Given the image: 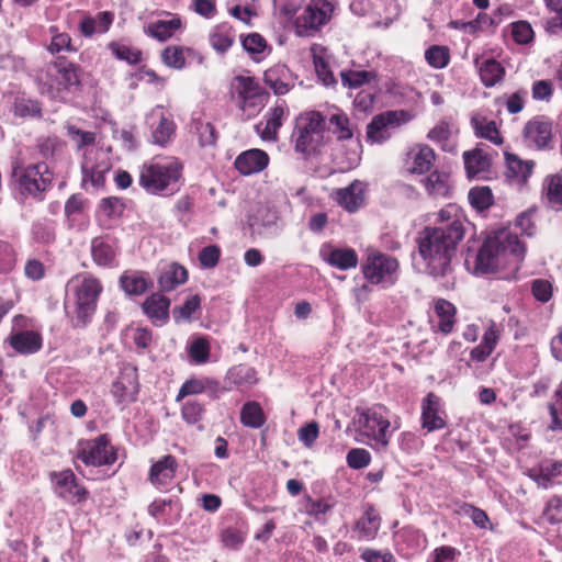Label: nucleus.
Masks as SVG:
<instances>
[{
	"mask_svg": "<svg viewBox=\"0 0 562 562\" xmlns=\"http://www.w3.org/2000/svg\"><path fill=\"white\" fill-rule=\"evenodd\" d=\"M436 221L438 226H426L415 238L419 257L415 266L420 273L440 279L452 272L451 260L457 246L472 224L463 211L452 203L437 213Z\"/></svg>",
	"mask_w": 562,
	"mask_h": 562,
	"instance_id": "nucleus-1",
	"label": "nucleus"
},
{
	"mask_svg": "<svg viewBox=\"0 0 562 562\" xmlns=\"http://www.w3.org/2000/svg\"><path fill=\"white\" fill-rule=\"evenodd\" d=\"M527 212H521L507 232L487 238L475 257L474 272L486 274L495 272L501 267L518 270L525 258L524 222Z\"/></svg>",
	"mask_w": 562,
	"mask_h": 562,
	"instance_id": "nucleus-2",
	"label": "nucleus"
},
{
	"mask_svg": "<svg viewBox=\"0 0 562 562\" xmlns=\"http://www.w3.org/2000/svg\"><path fill=\"white\" fill-rule=\"evenodd\" d=\"M183 166L178 159L145 164L139 170V186L149 194L172 195L182 186Z\"/></svg>",
	"mask_w": 562,
	"mask_h": 562,
	"instance_id": "nucleus-3",
	"label": "nucleus"
},
{
	"mask_svg": "<svg viewBox=\"0 0 562 562\" xmlns=\"http://www.w3.org/2000/svg\"><path fill=\"white\" fill-rule=\"evenodd\" d=\"M101 292L100 281L89 276L74 285L72 300L69 297L65 307L75 327H85L90 323Z\"/></svg>",
	"mask_w": 562,
	"mask_h": 562,
	"instance_id": "nucleus-4",
	"label": "nucleus"
},
{
	"mask_svg": "<svg viewBox=\"0 0 562 562\" xmlns=\"http://www.w3.org/2000/svg\"><path fill=\"white\" fill-rule=\"evenodd\" d=\"M79 71L80 68L74 63L57 58L47 66L45 77H38L42 83L41 92L50 99L60 98L61 91L79 87Z\"/></svg>",
	"mask_w": 562,
	"mask_h": 562,
	"instance_id": "nucleus-5",
	"label": "nucleus"
},
{
	"mask_svg": "<svg viewBox=\"0 0 562 562\" xmlns=\"http://www.w3.org/2000/svg\"><path fill=\"white\" fill-rule=\"evenodd\" d=\"M326 119L318 111L301 114L295 126V150L304 155L316 153L324 145Z\"/></svg>",
	"mask_w": 562,
	"mask_h": 562,
	"instance_id": "nucleus-6",
	"label": "nucleus"
},
{
	"mask_svg": "<svg viewBox=\"0 0 562 562\" xmlns=\"http://www.w3.org/2000/svg\"><path fill=\"white\" fill-rule=\"evenodd\" d=\"M400 263L391 255L381 251H371L362 263L361 271L364 279L373 285H393L398 278Z\"/></svg>",
	"mask_w": 562,
	"mask_h": 562,
	"instance_id": "nucleus-7",
	"label": "nucleus"
},
{
	"mask_svg": "<svg viewBox=\"0 0 562 562\" xmlns=\"http://www.w3.org/2000/svg\"><path fill=\"white\" fill-rule=\"evenodd\" d=\"M333 5L326 0H312L294 20L295 34L301 37L314 36L331 15Z\"/></svg>",
	"mask_w": 562,
	"mask_h": 562,
	"instance_id": "nucleus-8",
	"label": "nucleus"
},
{
	"mask_svg": "<svg viewBox=\"0 0 562 562\" xmlns=\"http://www.w3.org/2000/svg\"><path fill=\"white\" fill-rule=\"evenodd\" d=\"M76 458L86 465L102 467L113 464L117 457L108 435H100L90 440H81L76 449Z\"/></svg>",
	"mask_w": 562,
	"mask_h": 562,
	"instance_id": "nucleus-9",
	"label": "nucleus"
},
{
	"mask_svg": "<svg viewBox=\"0 0 562 562\" xmlns=\"http://www.w3.org/2000/svg\"><path fill=\"white\" fill-rule=\"evenodd\" d=\"M19 177V184L22 193L34 199L43 200V193L52 187L53 175L44 162L29 165L20 172L14 170Z\"/></svg>",
	"mask_w": 562,
	"mask_h": 562,
	"instance_id": "nucleus-10",
	"label": "nucleus"
},
{
	"mask_svg": "<svg viewBox=\"0 0 562 562\" xmlns=\"http://www.w3.org/2000/svg\"><path fill=\"white\" fill-rule=\"evenodd\" d=\"M358 430L361 436L370 440H374L382 447H386L390 442L389 427L390 422L386 419L381 407H371L358 414L356 420Z\"/></svg>",
	"mask_w": 562,
	"mask_h": 562,
	"instance_id": "nucleus-11",
	"label": "nucleus"
},
{
	"mask_svg": "<svg viewBox=\"0 0 562 562\" xmlns=\"http://www.w3.org/2000/svg\"><path fill=\"white\" fill-rule=\"evenodd\" d=\"M403 111H387L375 115L367 126V140L372 144H381L391 137L390 130L401 124Z\"/></svg>",
	"mask_w": 562,
	"mask_h": 562,
	"instance_id": "nucleus-12",
	"label": "nucleus"
},
{
	"mask_svg": "<svg viewBox=\"0 0 562 562\" xmlns=\"http://www.w3.org/2000/svg\"><path fill=\"white\" fill-rule=\"evenodd\" d=\"M321 258L331 267L339 270H349L358 266L359 259L355 249L335 247L324 244L319 250Z\"/></svg>",
	"mask_w": 562,
	"mask_h": 562,
	"instance_id": "nucleus-13",
	"label": "nucleus"
},
{
	"mask_svg": "<svg viewBox=\"0 0 562 562\" xmlns=\"http://www.w3.org/2000/svg\"><path fill=\"white\" fill-rule=\"evenodd\" d=\"M146 123L151 130L154 144L166 145L175 133L173 122L166 117L161 108L153 109L146 116Z\"/></svg>",
	"mask_w": 562,
	"mask_h": 562,
	"instance_id": "nucleus-14",
	"label": "nucleus"
},
{
	"mask_svg": "<svg viewBox=\"0 0 562 562\" xmlns=\"http://www.w3.org/2000/svg\"><path fill=\"white\" fill-rule=\"evenodd\" d=\"M289 115L285 101H278L265 115L266 122H260L256 127L265 140H276L278 131Z\"/></svg>",
	"mask_w": 562,
	"mask_h": 562,
	"instance_id": "nucleus-15",
	"label": "nucleus"
},
{
	"mask_svg": "<svg viewBox=\"0 0 562 562\" xmlns=\"http://www.w3.org/2000/svg\"><path fill=\"white\" fill-rule=\"evenodd\" d=\"M110 169L111 164L103 154H101L100 158H97L95 162H92L90 159H86L81 165L82 186L86 189H88V186L92 189L103 188L105 183V175Z\"/></svg>",
	"mask_w": 562,
	"mask_h": 562,
	"instance_id": "nucleus-16",
	"label": "nucleus"
},
{
	"mask_svg": "<svg viewBox=\"0 0 562 562\" xmlns=\"http://www.w3.org/2000/svg\"><path fill=\"white\" fill-rule=\"evenodd\" d=\"M138 393L136 368H125L121 376L112 385V394L119 404L135 401Z\"/></svg>",
	"mask_w": 562,
	"mask_h": 562,
	"instance_id": "nucleus-17",
	"label": "nucleus"
},
{
	"mask_svg": "<svg viewBox=\"0 0 562 562\" xmlns=\"http://www.w3.org/2000/svg\"><path fill=\"white\" fill-rule=\"evenodd\" d=\"M269 164V156L261 149H249L237 156L235 168L245 176L262 171Z\"/></svg>",
	"mask_w": 562,
	"mask_h": 562,
	"instance_id": "nucleus-18",
	"label": "nucleus"
},
{
	"mask_svg": "<svg viewBox=\"0 0 562 562\" xmlns=\"http://www.w3.org/2000/svg\"><path fill=\"white\" fill-rule=\"evenodd\" d=\"M114 21V14L109 11H101L97 15L92 16L83 14L78 29L83 37H92L97 34L106 33Z\"/></svg>",
	"mask_w": 562,
	"mask_h": 562,
	"instance_id": "nucleus-19",
	"label": "nucleus"
},
{
	"mask_svg": "<svg viewBox=\"0 0 562 562\" xmlns=\"http://www.w3.org/2000/svg\"><path fill=\"white\" fill-rule=\"evenodd\" d=\"M177 468L176 458L171 454L165 456L151 465L149 481L158 488H164L172 482Z\"/></svg>",
	"mask_w": 562,
	"mask_h": 562,
	"instance_id": "nucleus-20",
	"label": "nucleus"
},
{
	"mask_svg": "<svg viewBox=\"0 0 562 562\" xmlns=\"http://www.w3.org/2000/svg\"><path fill=\"white\" fill-rule=\"evenodd\" d=\"M422 420L423 427L428 431L442 429L446 422L440 415V398L429 393L422 403Z\"/></svg>",
	"mask_w": 562,
	"mask_h": 562,
	"instance_id": "nucleus-21",
	"label": "nucleus"
},
{
	"mask_svg": "<svg viewBox=\"0 0 562 562\" xmlns=\"http://www.w3.org/2000/svg\"><path fill=\"white\" fill-rule=\"evenodd\" d=\"M167 15L170 16L169 20H157L145 26V34L158 40L159 42H166L171 38L179 30H181L182 20L177 14L168 13Z\"/></svg>",
	"mask_w": 562,
	"mask_h": 562,
	"instance_id": "nucleus-22",
	"label": "nucleus"
},
{
	"mask_svg": "<svg viewBox=\"0 0 562 562\" xmlns=\"http://www.w3.org/2000/svg\"><path fill=\"white\" fill-rule=\"evenodd\" d=\"M263 81L277 95L288 93L293 87L290 70L284 65H276L266 70Z\"/></svg>",
	"mask_w": 562,
	"mask_h": 562,
	"instance_id": "nucleus-23",
	"label": "nucleus"
},
{
	"mask_svg": "<svg viewBox=\"0 0 562 562\" xmlns=\"http://www.w3.org/2000/svg\"><path fill=\"white\" fill-rule=\"evenodd\" d=\"M464 167L470 178L486 172L492 165V154L483 147H475L463 153Z\"/></svg>",
	"mask_w": 562,
	"mask_h": 562,
	"instance_id": "nucleus-24",
	"label": "nucleus"
},
{
	"mask_svg": "<svg viewBox=\"0 0 562 562\" xmlns=\"http://www.w3.org/2000/svg\"><path fill=\"white\" fill-rule=\"evenodd\" d=\"M381 517L373 506H368L363 515L357 520L355 531L359 540H373L380 529Z\"/></svg>",
	"mask_w": 562,
	"mask_h": 562,
	"instance_id": "nucleus-25",
	"label": "nucleus"
},
{
	"mask_svg": "<svg viewBox=\"0 0 562 562\" xmlns=\"http://www.w3.org/2000/svg\"><path fill=\"white\" fill-rule=\"evenodd\" d=\"M53 481L60 488L59 495L66 498L74 497L78 501L82 499L87 491L77 483L76 476L71 470L54 472Z\"/></svg>",
	"mask_w": 562,
	"mask_h": 562,
	"instance_id": "nucleus-26",
	"label": "nucleus"
},
{
	"mask_svg": "<svg viewBox=\"0 0 562 562\" xmlns=\"http://www.w3.org/2000/svg\"><path fill=\"white\" fill-rule=\"evenodd\" d=\"M336 200L348 212L357 211L364 201L363 186L359 181H353L346 188L339 189L336 193Z\"/></svg>",
	"mask_w": 562,
	"mask_h": 562,
	"instance_id": "nucleus-27",
	"label": "nucleus"
},
{
	"mask_svg": "<svg viewBox=\"0 0 562 562\" xmlns=\"http://www.w3.org/2000/svg\"><path fill=\"white\" fill-rule=\"evenodd\" d=\"M170 301L162 294L155 293L143 303L144 313L154 324H164L169 317Z\"/></svg>",
	"mask_w": 562,
	"mask_h": 562,
	"instance_id": "nucleus-28",
	"label": "nucleus"
},
{
	"mask_svg": "<svg viewBox=\"0 0 562 562\" xmlns=\"http://www.w3.org/2000/svg\"><path fill=\"white\" fill-rule=\"evenodd\" d=\"M187 280V269L179 263L172 262L162 269L158 278V284L161 291L169 292L178 285L186 283Z\"/></svg>",
	"mask_w": 562,
	"mask_h": 562,
	"instance_id": "nucleus-29",
	"label": "nucleus"
},
{
	"mask_svg": "<svg viewBox=\"0 0 562 562\" xmlns=\"http://www.w3.org/2000/svg\"><path fill=\"white\" fill-rule=\"evenodd\" d=\"M11 347L19 353L31 355L42 347L41 336L32 330L16 333L9 338Z\"/></svg>",
	"mask_w": 562,
	"mask_h": 562,
	"instance_id": "nucleus-30",
	"label": "nucleus"
},
{
	"mask_svg": "<svg viewBox=\"0 0 562 562\" xmlns=\"http://www.w3.org/2000/svg\"><path fill=\"white\" fill-rule=\"evenodd\" d=\"M91 256L100 267L113 268L117 266L116 249L112 244L101 238H94L91 243Z\"/></svg>",
	"mask_w": 562,
	"mask_h": 562,
	"instance_id": "nucleus-31",
	"label": "nucleus"
},
{
	"mask_svg": "<svg viewBox=\"0 0 562 562\" xmlns=\"http://www.w3.org/2000/svg\"><path fill=\"white\" fill-rule=\"evenodd\" d=\"M498 331L495 328V326L488 327L487 330L484 333L480 345L471 350L470 361L467 363V366L471 367V361H485L494 351L498 342Z\"/></svg>",
	"mask_w": 562,
	"mask_h": 562,
	"instance_id": "nucleus-32",
	"label": "nucleus"
},
{
	"mask_svg": "<svg viewBox=\"0 0 562 562\" xmlns=\"http://www.w3.org/2000/svg\"><path fill=\"white\" fill-rule=\"evenodd\" d=\"M542 193L551 209L562 211V172L546 177Z\"/></svg>",
	"mask_w": 562,
	"mask_h": 562,
	"instance_id": "nucleus-33",
	"label": "nucleus"
},
{
	"mask_svg": "<svg viewBox=\"0 0 562 562\" xmlns=\"http://www.w3.org/2000/svg\"><path fill=\"white\" fill-rule=\"evenodd\" d=\"M423 183L428 194L435 198H447L451 190L450 175L445 171H432Z\"/></svg>",
	"mask_w": 562,
	"mask_h": 562,
	"instance_id": "nucleus-34",
	"label": "nucleus"
},
{
	"mask_svg": "<svg viewBox=\"0 0 562 562\" xmlns=\"http://www.w3.org/2000/svg\"><path fill=\"white\" fill-rule=\"evenodd\" d=\"M438 318L437 330L448 335L452 331L456 323V307L452 303L445 299H439L434 306Z\"/></svg>",
	"mask_w": 562,
	"mask_h": 562,
	"instance_id": "nucleus-35",
	"label": "nucleus"
},
{
	"mask_svg": "<svg viewBox=\"0 0 562 562\" xmlns=\"http://www.w3.org/2000/svg\"><path fill=\"white\" fill-rule=\"evenodd\" d=\"M480 78L482 83L490 88L501 82L505 75V68L502 64L493 58L483 60L482 63L476 61Z\"/></svg>",
	"mask_w": 562,
	"mask_h": 562,
	"instance_id": "nucleus-36",
	"label": "nucleus"
},
{
	"mask_svg": "<svg viewBox=\"0 0 562 562\" xmlns=\"http://www.w3.org/2000/svg\"><path fill=\"white\" fill-rule=\"evenodd\" d=\"M529 137H532L536 146L546 148L552 138V123L544 116H538L529 123Z\"/></svg>",
	"mask_w": 562,
	"mask_h": 562,
	"instance_id": "nucleus-37",
	"label": "nucleus"
},
{
	"mask_svg": "<svg viewBox=\"0 0 562 562\" xmlns=\"http://www.w3.org/2000/svg\"><path fill=\"white\" fill-rule=\"evenodd\" d=\"M226 382L237 387L252 386L258 382L257 372L252 367L238 364L228 370Z\"/></svg>",
	"mask_w": 562,
	"mask_h": 562,
	"instance_id": "nucleus-38",
	"label": "nucleus"
},
{
	"mask_svg": "<svg viewBox=\"0 0 562 562\" xmlns=\"http://www.w3.org/2000/svg\"><path fill=\"white\" fill-rule=\"evenodd\" d=\"M562 474V463L559 461H546L540 468L539 472L536 474H531L529 472V477L533 479L538 486L542 488H549L554 485L558 481L557 479Z\"/></svg>",
	"mask_w": 562,
	"mask_h": 562,
	"instance_id": "nucleus-39",
	"label": "nucleus"
},
{
	"mask_svg": "<svg viewBox=\"0 0 562 562\" xmlns=\"http://www.w3.org/2000/svg\"><path fill=\"white\" fill-rule=\"evenodd\" d=\"M120 283L125 293L130 295H139L148 289L151 281L144 272L131 271L125 272L120 278Z\"/></svg>",
	"mask_w": 562,
	"mask_h": 562,
	"instance_id": "nucleus-40",
	"label": "nucleus"
},
{
	"mask_svg": "<svg viewBox=\"0 0 562 562\" xmlns=\"http://www.w3.org/2000/svg\"><path fill=\"white\" fill-rule=\"evenodd\" d=\"M217 391L218 382L209 378L187 380L180 387L176 401L179 402L189 395H196L206 391Z\"/></svg>",
	"mask_w": 562,
	"mask_h": 562,
	"instance_id": "nucleus-41",
	"label": "nucleus"
},
{
	"mask_svg": "<svg viewBox=\"0 0 562 562\" xmlns=\"http://www.w3.org/2000/svg\"><path fill=\"white\" fill-rule=\"evenodd\" d=\"M471 123L477 137L485 138L495 145L503 144V137L494 121L486 117H472Z\"/></svg>",
	"mask_w": 562,
	"mask_h": 562,
	"instance_id": "nucleus-42",
	"label": "nucleus"
},
{
	"mask_svg": "<svg viewBox=\"0 0 562 562\" xmlns=\"http://www.w3.org/2000/svg\"><path fill=\"white\" fill-rule=\"evenodd\" d=\"M329 130L337 136L339 140L350 139L353 136L350 127V121L346 113L340 110H336L330 113L327 117Z\"/></svg>",
	"mask_w": 562,
	"mask_h": 562,
	"instance_id": "nucleus-43",
	"label": "nucleus"
},
{
	"mask_svg": "<svg viewBox=\"0 0 562 562\" xmlns=\"http://www.w3.org/2000/svg\"><path fill=\"white\" fill-rule=\"evenodd\" d=\"M42 108L36 100L25 95H16L12 103V112L15 116L27 119L41 115Z\"/></svg>",
	"mask_w": 562,
	"mask_h": 562,
	"instance_id": "nucleus-44",
	"label": "nucleus"
},
{
	"mask_svg": "<svg viewBox=\"0 0 562 562\" xmlns=\"http://www.w3.org/2000/svg\"><path fill=\"white\" fill-rule=\"evenodd\" d=\"M240 422L247 427L260 428L266 422L261 406L257 402L244 404L240 411Z\"/></svg>",
	"mask_w": 562,
	"mask_h": 562,
	"instance_id": "nucleus-45",
	"label": "nucleus"
},
{
	"mask_svg": "<svg viewBox=\"0 0 562 562\" xmlns=\"http://www.w3.org/2000/svg\"><path fill=\"white\" fill-rule=\"evenodd\" d=\"M468 198L472 207L480 212L490 209L494 203L493 192L486 186L472 188Z\"/></svg>",
	"mask_w": 562,
	"mask_h": 562,
	"instance_id": "nucleus-46",
	"label": "nucleus"
},
{
	"mask_svg": "<svg viewBox=\"0 0 562 562\" xmlns=\"http://www.w3.org/2000/svg\"><path fill=\"white\" fill-rule=\"evenodd\" d=\"M232 88L237 95V102L243 99H251V97L260 92L254 78L245 76L235 77Z\"/></svg>",
	"mask_w": 562,
	"mask_h": 562,
	"instance_id": "nucleus-47",
	"label": "nucleus"
},
{
	"mask_svg": "<svg viewBox=\"0 0 562 562\" xmlns=\"http://www.w3.org/2000/svg\"><path fill=\"white\" fill-rule=\"evenodd\" d=\"M435 151L428 145H423L418 148V151L414 154L412 171L417 173H424L430 169L435 160Z\"/></svg>",
	"mask_w": 562,
	"mask_h": 562,
	"instance_id": "nucleus-48",
	"label": "nucleus"
},
{
	"mask_svg": "<svg viewBox=\"0 0 562 562\" xmlns=\"http://www.w3.org/2000/svg\"><path fill=\"white\" fill-rule=\"evenodd\" d=\"M425 59L435 69L445 68L450 60V52L446 46L432 45L425 52Z\"/></svg>",
	"mask_w": 562,
	"mask_h": 562,
	"instance_id": "nucleus-49",
	"label": "nucleus"
},
{
	"mask_svg": "<svg viewBox=\"0 0 562 562\" xmlns=\"http://www.w3.org/2000/svg\"><path fill=\"white\" fill-rule=\"evenodd\" d=\"M210 45L217 53H226L234 43V34L228 29H216L209 36Z\"/></svg>",
	"mask_w": 562,
	"mask_h": 562,
	"instance_id": "nucleus-50",
	"label": "nucleus"
},
{
	"mask_svg": "<svg viewBox=\"0 0 562 562\" xmlns=\"http://www.w3.org/2000/svg\"><path fill=\"white\" fill-rule=\"evenodd\" d=\"M340 76L342 85L351 89L360 88L375 77L372 71L367 70L341 71Z\"/></svg>",
	"mask_w": 562,
	"mask_h": 562,
	"instance_id": "nucleus-51",
	"label": "nucleus"
},
{
	"mask_svg": "<svg viewBox=\"0 0 562 562\" xmlns=\"http://www.w3.org/2000/svg\"><path fill=\"white\" fill-rule=\"evenodd\" d=\"M201 299L199 295L189 296L181 306L172 310V316L176 323L189 322L192 314L200 308Z\"/></svg>",
	"mask_w": 562,
	"mask_h": 562,
	"instance_id": "nucleus-52",
	"label": "nucleus"
},
{
	"mask_svg": "<svg viewBox=\"0 0 562 562\" xmlns=\"http://www.w3.org/2000/svg\"><path fill=\"white\" fill-rule=\"evenodd\" d=\"M108 48L117 59L124 60L130 65H136L142 59V53L138 49H134L117 42L109 43Z\"/></svg>",
	"mask_w": 562,
	"mask_h": 562,
	"instance_id": "nucleus-53",
	"label": "nucleus"
},
{
	"mask_svg": "<svg viewBox=\"0 0 562 562\" xmlns=\"http://www.w3.org/2000/svg\"><path fill=\"white\" fill-rule=\"evenodd\" d=\"M52 40L47 49L50 54H59L61 52H76L71 45V37L68 33H59L56 27H50Z\"/></svg>",
	"mask_w": 562,
	"mask_h": 562,
	"instance_id": "nucleus-54",
	"label": "nucleus"
},
{
	"mask_svg": "<svg viewBox=\"0 0 562 562\" xmlns=\"http://www.w3.org/2000/svg\"><path fill=\"white\" fill-rule=\"evenodd\" d=\"M506 161V177L509 179H522L526 178L527 164L518 158L516 155L509 151L504 153Z\"/></svg>",
	"mask_w": 562,
	"mask_h": 562,
	"instance_id": "nucleus-55",
	"label": "nucleus"
},
{
	"mask_svg": "<svg viewBox=\"0 0 562 562\" xmlns=\"http://www.w3.org/2000/svg\"><path fill=\"white\" fill-rule=\"evenodd\" d=\"M189 356L193 362L203 364L210 358V342L205 337H198L189 347Z\"/></svg>",
	"mask_w": 562,
	"mask_h": 562,
	"instance_id": "nucleus-56",
	"label": "nucleus"
},
{
	"mask_svg": "<svg viewBox=\"0 0 562 562\" xmlns=\"http://www.w3.org/2000/svg\"><path fill=\"white\" fill-rule=\"evenodd\" d=\"M204 414V406L196 400H188L181 408V416L188 424L199 423Z\"/></svg>",
	"mask_w": 562,
	"mask_h": 562,
	"instance_id": "nucleus-57",
	"label": "nucleus"
},
{
	"mask_svg": "<svg viewBox=\"0 0 562 562\" xmlns=\"http://www.w3.org/2000/svg\"><path fill=\"white\" fill-rule=\"evenodd\" d=\"M162 61L171 68L181 69L186 65V58L182 48L168 46L162 50Z\"/></svg>",
	"mask_w": 562,
	"mask_h": 562,
	"instance_id": "nucleus-58",
	"label": "nucleus"
},
{
	"mask_svg": "<svg viewBox=\"0 0 562 562\" xmlns=\"http://www.w3.org/2000/svg\"><path fill=\"white\" fill-rule=\"evenodd\" d=\"M195 133L199 137V144L202 147L213 146L216 143V131L210 122H196Z\"/></svg>",
	"mask_w": 562,
	"mask_h": 562,
	"instance_id": "nucleus-59",
	"label": "nucleus"
},
{
	"mask_svg": "<svg viewBox=\"0 0 562 562\" xmlns=\"http://www.w3.org/2000/svg\"><path fill=\"white\" fill-rule=\"evenodd\" d=\"M313 61L317 77L322 80V82L325 86H333L337 82L324 57L317 55L314 48Z\"/></svg>",
	"mask_w": 562,
	"mask_h": 562,
	"instance_id": "nucleus-60",
	"label": "nucleus"
},
{
	"mask_svg": "<svg viewBox=\"0 0 562 562\" xmlns=\"http://www.w3.org/2000/svg\"><path fill=\"white\" fill-rule=\"evenodd\" d=\"M241 45L250 55L261 54L267 48L266 40L258 33L241 36Z\"/></svg>",
	"mask_w": 562,
	"mask_h": 562,
	"instance_id": "nucleus-61",
	"label": "nucleus"
},
{
	"mask_svg": "<svg viewBox=\"0 0 562 562\" xmlns=\"http://www.w3.org/2000/svg\"><path fill=\"white\" fill-rule=\"evenodd\" d=\"M220 257H221L220 247L216 245H209V246L202 248V250L200 251L199 261L203 268L211 269V268H214L218 263Z\"/></svg>",
	"mask_w": 562,
	"mask_h": 562,
	"instance_id": "nucleus-62",
	"label": "nucleus"
},
{
	"mask_svg": "<svg viewBox=\"0 0 562 562\" xmlns=\"http://www.w3.org/2000/svg\"><path fill=\"white\" fill-rule=\"evenodd\" d=\"M371 461L370 452L366 449L355 448L347 453V463L351 469H362Z\"/></svg>",
	"mask_w": 562,
	"mask_h": 562,
	"instance_id": "nucleus-63",
	"label": "nucleus"
},
{
	"mask_svg": "<svg viewBox=\"0 0 562 562\" xmlns=\"http://www.w3.org/2000/svg\"><path fill=\"white\" fill-rule=\"evenodd\" d=\"M319 435V427L316 422H311L297 430L299 440L307 448H311Z\"/></svg>",
	"mask_w": 562,
	"mask_h": 562,
	"instance_id": "nucleus-64",
	"label": "nucleus"
}]
</instances>
